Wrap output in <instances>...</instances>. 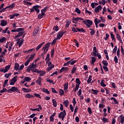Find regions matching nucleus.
Returning a JSON list of instances; mask_svg holds the SVG:
<instances>
[{
	"label": "nucleus",
	"instance_id": "f257e3e1",
	"mask_svg": "<svg viewBox=\"0 0 124 124\" xmlns=\"http://www.w3.org/2000/svg\"><path fill=\"white\" fill-rule=\"evenodd\" d=\"M36 66H37L36 63L33 62L27 67L26 70L28 72H31V71L32 72L36 73V72H38V69H36Z\"/></svg>",
	"mask_w": 124,
	"mask_h": 124
},
{
	"label": "nucleus",
	"instance_id": "f03ea898",
	"mask_svg": "<svg viewBox=\"0 0 124 124\" xmlns=\"http://www.w3.org/2000/svg\"><path fill=\"white\" fill-rule=\"evenodd\" d=\"M51 45V43H47L42 48V51H43V53L41 54V56H44V54H46L48 52V50H49V47H50V45Z\"/></svg>",
	"mask_w": 124,
	"mask_h": 124
},
{
	"label": "nucleus",
	"instance_id": "7ed1b4c3",
	"mask_svg": "<svg viewBox=\"0 0 124 124\" xmlns=\"http://www.w3.org/2000/svg\"><path fill=\"white\" fill-rule=\"evenodd\" d=\"M24 67H25V66L23 64L20 66L18 63H15L14 69L16 71H21L24 69Z\"/></svg>",
	"mask_w": 124,
	"mask_h": 124
},
{
	"label": "nucleus",
	"instance_id": "20e7f679",
	"mask_svg": "<svg viewBox=\"0 0 124 124\" xmlns=\"http://www.w3.org/2000/svg\"><path fill=\"white\" fill-rule=\"evenodd\" d=\"M39 8H41L40 6L34 5L32 7V8L31 9L30 12L31 13H32L34 12V11H36V12L38 14L39 12H40V10H39Z\"/></svg>",
	"mask_w": 124,
	"mask_h": 124
},
{
	"label": "nucleus",
	"instance_id": "39448f33",
	"mask_svg": "<svg viewBox=\"0 0 124 124\" xmlns=\"http://www.w3.org/2000/svg\"><path fill=\"white\" fill-rule=\"evenodd\" d=\"M82 22L85 26H87L88 28H91L92 25H93V21L90 19H87L86 20H83Z\"/></svg>",
	"mask_w": 124,
	"mask_h": 124
},
{
	"label": "nucleus",
	"instance_id": "423d86ee",
	"mask_svg": "<svg viewBox=\"0 0 124 124\" xmlns=\"http://www.w3.org/2000/svg\"><path fill=\"white\" fill-rule=\"evenodd\" d=\"M65 116H66V111L65 109H64L63 111L61 112L58 115V117L60 119H62V121H63L64 118H65Z\"/></svg>",
	"mask_w": 124,
	"mask_h": 124
},
{
	"label": "nucleus",
	"instance_id": "0eeeda50",
	"mask_svg": "<svg viewBox=\"0 0 124 124\" xmlns=\"http://www.w3.org/2000/svg\"><path fill=\"white\" fill-rule=\"evenodd\" d=\"M11 92H13V93L16 92L18 93H20V91L18 90V87H16L15 86L12 87L11 89L8 90V93H11Z\"/></svg>",
	"mask_w": 124,
	"mask_h": 124
},
{
	"label": "nucleus",
	"instance_id": "6e6552de",
	"mask_svg": "<svg viewBox=\"0 0 124 124\" xmlns=\"http://www.w3.org/2000/svg\"><path fill=\"white\" fill-rule=\"evenodd\" d=\"M18 78V76H15L10 81V85L11 86H13L17 82V78Z\"/></svg>",
	"mask_w": 124,
	"mask_h": 124
},
{
	"label": "nucleus",
	"instance_id": "1a4fd4ad",
	"mask_svg": "<svg viewBox=\"0 0 124 124\" xmlns=\"http://www.w3.org/2000/svg\"><path fill=\"white\" fill-rule=\"evenodd\" d=\"M16 41V44H18L19 47H20L21 46H22V45H23V43H24V39L18 38Z\"/></svg>",
	"mask_w": 124,
	"mask_h": 124
},
{
	"label": "nucleus",
	"instance_id": "9d476101",
	"mask_svg": "<svg viewBox=\"0 0 124 124\" xmlns=\"http://www.w3.org/2000/svg\"><path fill=\"white\" fill-rule=\"evenodd\" d=\"M65 33V31H62L61 32H59L57 34V39H61L62 37L63 36L64 34Z\"/></svg>",
	"mask_w": 124,
	"mask_h": 124
},
{
	"label": "nucleus",
	"instance_id": "9b49d317",
	"mask_svg": "<svg viewBox=\"0 0 124 124\" xmlns=\"http://www.w3.org/2000/svg\"><path fill=\"white\" fill-rule=\"evenodd\" d=\"M38 108H30V110L31 111H38V112H39L40 110H42V107H41V105H37Z\"/></svg>",
	"mask_w": 124,
	"mask_h": 124
},
{
	"label": "nucleus",
	"instance_id": "f8f14e48",
	"mask_svg": "<svg viewBox=\"0 0 124 124\" xmlns=\"http://www.w3.org/2000/svg\"><path fill=\"white\" fill-rule=\"evenodd\" d=\"M119 121V123L120 124H124V116L122 114L118 118Z\"/></svg>",
	"mask_w": 124,
	"mask_h": 124
},
{
	"label": "nucleus",
	"instance_id": "ddd939ff",
	"mask_svg": "<svg viewBox=\"0 0 124 124\" xmlns=\"http://www.w3.org/2000/svg\"><path fill=\"white\" fill-rule=\"evenodd\" d=\"M68 67H63L61 68V69L60 70V73H62V72H64L65 73H66L67 71H68Z\"/></svg>",
	"mask_w": 124,
	"mask_h": 124
},
{
	"label": "nucleus",
	"instance_id": "4468645a",
	"mask_svg": "<svg viewBox=\"0 0 124 124\" xmlns=\"http://www.w3.org/2000/svg\"><path fill=\"white\" fill-rule=\"evenodd\" d=\"M36 73H38V74H39L40 76L43 77L46 74V73L45 71L42 70H39L38 69V72H36Z\"/></svg>",
	"mask_w": 124,
	"mask_h": 124
},
{
	"label": "nucleus",
	"instance_id": "2eb2a0df",
	"mask_svg": "<svg viewBox=\"0 0 124 124\" xmlns=\"http://www.w3.org/2000/svg\"><path fill=\"white\" fill-rule=\"evenodd\" d=\"M39 31V27L37 26L35 28L34 31L33 32V36H35V35L37 34V33Z\"/></svg>",
	"mask_w": 124,
	"mask_h": 124
},
{
	"label": "nucleus",
	"instance_id": "dca6fc26",
	"mask_svg": "<svg viewBox=\"0 0 124 124\" xmlns=\"http://www.w3.org/2000/svg\"><path fill=\"white\" fill-rule=\"evenodd\" d=\"M101 9H102V7H101V6H100V5H99L97 7H96V8H95L94 12L95 13H98V12H99V11H100V10H101Z\"/></svg>",
	"mask_w": 124,
	"mask_h": 124
},
{
	"label": "nucleus",
	"instance_id": "f3484780",
	"mask_svg": "<svg viewBox=\"0 0 124 124\" xmlns=\"http://www.w3.org/2000/svg\"><path fill=\"white\" fill-rule=\"evenodd\" d=\"M6 25H7V21L4 20V19L0 20V26L5 27Z\"/></svg>",
	"mask_w": 124,
	"mask_h": 124
},
{
	"label": "nucleus",
	"instance_id": "a211bd4d",
	"mask_svg": "<svg viewBox=\"0 0 124 124\" xmlns=\"http://www.w3.org/2000/svg\"><path fill=\"white\" fill-rule=\"evenodd\" d=\"M92 53L93 54V56H94V57H96V54L98 53H97V49H96V46H93Z\"/></svg>",
	"mask_w": 124,
	"mask_h": 124
},
{
	"label": "nucleus",
	"instance_id": "6ab92c4d",
	"mask_svg": "<svg viewBox=\"0 0 124 124\" xmlns=\"http://www.w3.org/2000/svg\"><path fill=\"white\" fill-rule=\"evenodd\" d=\"M64 87V91L65 92V93H67L68 91V83H65V84H64L63 85Z\"/></svg>",
	"mask_w": 124,
	"mask_h": 124
},
{
	"label": "nucleus",
	"instance_id": "aec40b11",
	"mask_svg": "<svg viewBox=\"0 0 124 124\" xmlns=\"http://www.w3.org/2000/svg\"><path fill=\"white\" fill-rule=\"evenodd\" d=\"M77 70V67H76V66L74 65L71 71V74H74V73H76Z\"/></svg>",
	"mask_w": 124,
	"mask_h": 124
},
{
	"label": "nucleus",
	"instance_id": "412c9836",
	"mask_svg": "<svg viewBox=\"0 0 124 124\" xmlns=\"http://www.w3.org/2000/svg\"><path fill=\"white\" fill-rule=\"evenodd\" d=\"M41 81H42V78L41 77H39L38 79L36 80V83L38 85H39V86H41Z\"/></svg>",
	"mask_w": 124,
	"mask_h": 124
},
{
	"label": "nucleus",
	"instance_id": "4be33fe9",
	"mask_svg": "<svg viewBox=\"0 0 124 124\" xmlns=\"http://www.w3.org/2000/svg\"><path fill=\"white\" fill-rule=\"evenodd\" d=\"M45 61H46V63H48L50 61L51 59H50V54L48 53L46 56Z\"/></svg>",
	"mask_w": 124,
	"mask_h": 124
},
{
	"label": "nucleus",
	"instance_id": "5701e85b",
	"mask_svg": "<svg viewBox=\"0 0 124 124\" xmlns=\"http://www.w3.org/2000/svg\"><path fill=\"white\" fill-rule=\"evenodd\" d=\"M46 14L45 13H41L38 15V18L40 20L43 18L44 16H45Z\"/></svg>",
	"mask_w": 124,
	"mask_h": 124
},
{
	"label": "nucleus",
	"instance_id": "b1692460",
	"mask_svg": "<svg viewBox=\"0 0 124 124\" xmlns=\"http://www.w3.org/2000/svg\"><path fill=\"white\" fill-rule=\"evenodd\" d=\"M25 97H26V98H33L34 96H33V95L31 94V93H27L25 95Z\"/></svg>",
	"mask_w": 124,
	"mask_h": 124
},
{
	"label": "nucleus",
	"instance_id": "393cba45",
	"mask_svg": "<svg viewBox=\"0 0 124 124\" xmlns=\"http://www.w3.org/2000/svg\"><path fill=\"white\" fill-rule=\"evenodd\" d=\"M110 100H113V101H114V103H112V104H117V105H119V102H118L116 98L112 97L110 98Z\"/></svg>",
	"mask_w": 124,
	"mask_h": 124
},
{
	"label": "nucleus",
	"instance_id": "a878e982",
	"mask_svg": "<svg viewBox=\"0 0 124 124\" xmlns=\"http://www.w3.org/2000/svg\"><path fill=\"white\" fill-rule=\"evenodd\" d=\"M55 67V65L52 64L51 66H48V67L46 68V71L49 72L50 70H52L53 68Z\"/></svg>",
	"mask_w": 124,
	"mask_h": 124
},
{
	"label": "nucleus",
	"instance_id": "bb28decb",
	"mask_svg": "<svg viewBox=\"0 0 124 124\" xmlns=\"http://www.w3.org/2000/svg\"><path fill=\"white\" fill-rule=\"evenodd\" d=\"M63 104L65 106V107H68V105H69V101L68 100H66L63 102Z\"/></svg>",
	"mask_w": 124,
	"mask_h": 124
},
{
	"label": "nucleus",
	"instance_id": "cd10ccee",
	"mask_svg": "<svg viewBox=\"0 0 124 124\" xmlns=\"http://www.w3.org/2000/svg\"><path fill=\"white\" fill-rule=\"evenodd\" d=\"M48 8H49V7L46 6L44 9L41 10V13H45V12H47V10H48Z\"/></svg>",
	"mask_w": 124,
	"mask_h": 124
},
{
	"label": "nucleus",
	"instance_id": "c85d7f7f",
	"mask_svg": "<svg viewBox=\"0 0 124 124\" xmlns=\"http://www.w3.org/2000/svg\"><path fill=\"white\" fill-rule=\"evenodd\" d=\"M7 39L6 38L2 36V37L0 38V43H3L6 41Z\"/></svg>",
	"mask_w": 124,
	"mask_h": 124
},
{
	"label": "nucleus",
	"instance_id": "c756f323",
	"mask_svg": "<svg viewBox=\"0 0 124 124\" xmlns=\"http://www.w3.org/2000/svg\"><path fill=\"white\" fill-rule=\"evenodd\" d=\"M42 92H43V93H46V94H50V92H49V91H48L47 89H45V88H43L42 89Z\"/></svg>",
	"mask_w": 124,
	"mask_h": 124
},
{
	"label": "nucleus",
	"instance_id": "7c9ffc66",
	"mask_svg": "<svg viewBox=\"0 0 124 124\" xmlns=\"http://www.w3.org/2000/svg\"><path fill=\"white\" fill-rule=\"evenodd\" d=\"M44 44H45V42H44L39 45L36 48V51H38V49L41 48V47H42V45H44Z\"/></svg>",
	"mask_w": 124,
	"mask_h": 124
},
{
	"label": "nucleus",
	"instance_id": "2f4dec72",
	"mask_svg": "<svg viewBox=\"0 0 124 124\" xmlns=\"http://www.w3.org/2000/svg\"><path fill=\"white\" fill-rule=\"evenodd\" d=\"M71 24V20H67L65 25V28H68L69 27V25Z\"/></svg>",
	"mask_w": 124,
	"mask_h": 124
},
{
	"label": "nucleus",
	"instance_id": "473e14b6",
	"mask_svg": "<svg viewBox=\"0 0 124 124\" xmlns=\"http://www.w3.org/2000/svg\"><path fill=\"white\" fill-rule=\"evenodd\" d=\"M92 60H91V64H94V62H95V61H96V58H95V57H91Z\"/></svg>",
	"mask_w": 124,
	"mask_h": 124
},
{
	"label": "nucleus",
	"instance_id": "72a5a7b5",
	"mask_svg": "<svg viewBox=\"0 0 124 124\" xmlns=\"http://www.w3.org/2000/svg\"><path fill=\"white\" fill-rule=\"evenodd\" d=\"M92 91L93 93V94H94L95 95H96L98 94V93H99V91L98 90L92 89Z\"/></svg>",
	"mask_w": 124,
	"mask_h": 124
},
{
	"label": "nucleus",
	"instance_id": "f704fd0d",
	"mask_svg": "<svg viewBox=\"0 0 124 124\" xmlns=\"http://www.w3.org/2000/svg\"><path fill=\"white\" fill-rule=\"evenodd\" d=\"M101 19H99L97 18H95L94 19V23H96L97 24H99V23H101Z\"/></svg>",
	"mask_w": 124,
	"mask_h": 124
},
{
	"label": "nucleus",
	"instance_id": "c9c22d12",
	"mask_svg": "<svg viewBox=\"0 0 124 124\" xmlns=\"http://www.w3.org/2000/svg\"><path fill=\"white\" fill-rule=\"evenodd\" d=\"M69 62H70V64H71V65H73V64L77 62V60H73V59L71 60L70 61H69Z\"/></svg>",
	"mask_w": 124,
	"mask_h": 124
},
{
	"label": "nucleus",
	"instance_id": "e433bc0d",
	"mask_svg": "<svg viewBox=\"0 0 124 124\" xmlns=\"http://www.w3.org/2000/svg\"><path fill=\"white\" fill-rule=\"evenodd\" d=\"M22 90L25 93H30V92H31V89H27V88H23Z\"/></svg>",
	"mask_w": 124,
	"mask_h": 124
},
{
	"label": "nucleus",
	"instance_id": "4c0bfd02",
	"mask_svg": "<svg viewBox=\"0 0 124 124\" xmlns=\"http://www.w3.org/2000/svg\"><path fill=\"white\" fill-rule=\"evenodd\" d=\"M52 102L54 107H57V101L55 99H52Z\"/></svg>",
	"mask_w": 124,
	"mask_h": 124
},
{
	"label": "nucleus",
	"instance_id": "58836bf2",
	"mask_svg": "<svg viewBox=\"0 0 124 124\" xmlns=\"http://www.w3.org/2000/svg\"><path fill=\"white\" fill-rule=\"evenodd\" d=\"M92 78H93V76L92 75L89 76L88 79L87 80L88 84H91V82H92Z\"/></svg>",
	"mask_w": 124,
	"mask_h": 124
},
{
	"label": "nucleus",
	"instance_id": "ea45409f",
	"mask_svg": "<svg viewBox=\"0 0 124 124\" xmlns=\"http://www.w3.org/2000/svg\"><path fill=\"white\" fill-rule=\"evenodd\" d=\"M97 5H98V3L96 2H92L91 3V7L92 8H94V7H95V6H97Z\"/></svg>",
	"mask_w": 124,
	"mask_h": 124
},
{
	"label": "nucleus",
	"instance_id": "a19ab883",
	"mask_svg": "<svg viewBox=\"0 0 124 124\" xmlns=\"http://www.w3.org/2000/svg\"><path fill=\"white\" fill-rule=\"evenodd\" d=\"M102 63L104 65L103 66H108V62L106 60H103L102 61Z\"/></svg>",
	"mask_w": 124,
	"mask_h": 124
},
{
	"label": "nucleus",
	"instance_id": "79ce46f5",
	"mask_svg": "<svg viewBox=\"0 0 124 124\" xmlns=\"http://www.w3.org/2000/svg\"><path fill=\"white\" fill-rule=\"evenodd\" d=\"M46 82H48V83H50V84H53V85L55 84L54 83V81L53 80L50 79L49 78H47L46 79Z\"/></svg>",
	"mask_w": 124,
	"mask_h": 124
},
{
	"label": "nucleus",
	"instance_id": "37998d69",
	"mask_svg": "<svg viewBox=\"0 0 124 124\" xmlns=\"http://www.w3.org/2000/svg\"><path fill=\"white\" fill-rule=\"evenodd\" d=\"M35 54H32L30 55V58H29L28 60L30 62H31L33 60V58H34Z\"/></svg>",
	"mask_w": 124,
	"mask_h": 124
},
{
	"label": "nucleus",
	"instance_id": "c03bdc74",
	"mask_svg": "<svg viewBox=\"0 0 124 124\" xmlns=\"http://www.w3.org/2000/svg\"><path fill=\"white\" fill-rule=\"evenodd\" d=\"M121 50H120V48H118L117 51L116 52L117 56H118V58H121V53H120Z\"/></svg>",
	"mask_w": 124,
	"mask_h": 124
},
{
	"label": "nucleus",
	"instance_id": "a18cd8bd",
	"mask_svg": "<svg viewBox=\"0 0 124 124\" xmlns=\"http://www.w3.org/2000/svg\"><path fill=\"white\" fill-rule=\"evenodd\" d=\"M23 2H24L25 5H31V4H32L31 2H28L26 0H23Z\"/></svg>",
	"mask_w": 124,
	"mask_h": 124
},
{
	"label": "nucleus",
	"instance_id": "49530a36",
	"mask_svg": "<svg viewBox=\"0 0 124 124\" xmlns=\"http://www.w3.org/2000/svg\"><path fill=\"white\" fill-rule=\"evenodd\" d=\"M101 120L104 123H109V120L108 119V118L103 117L102 119H101Z\"/></svg>",
	"mask_w": 124,
	"mask_h": 124
},
{
	"label": "nucleus",
	"instance_id": "de8ad7c7",
	"mask_svg": "<svg viewBox=\"0 0 124 124\" xmlns=\"http://www.w3.org/2000/svg\"><path fill=\"white\" fill-rule=\"evenodd\" d=\"M116 38L118 41H122V38L121 37V35H120L119 33L116 34Z\"/></svg>",
	"mask_w": 124,
	"mask_h": 124
},
{
	"label": "nucleus",
	"instance_id": "09e8293b",
	"mask_svg": "<svg viewBox=\"0 0 124 124\" xmlns=\"http://www.w3.org/2000/svg\"><path fill=\"white\" fill-rule=\"evenodd\" d=\"M16 31L17 32H19V31H20V32H24V28H17L16 29Z\"/></svg>",
	"mask_w": 124,
	"mask_h": 124
},
{
	"label": "nucleus",
	"instance_id": "8fccbe9b",
	"mask_svg": "<svg viewBox=\"0 0 124 124\" xmlns=\"http://www.w3.org/2000/svg\"><path fill=\"white\" fill-rule=\"evenodd\" d=\"M76 83L77 84L76 85H78L79 86H80V85L81 84V81H80V79L77 78L76 79Z\"/></svg>",
	"mask_w": 124,
	"mask_h": 124
},
{
	"label": "nucleus",
	"instance_id": "3c124183",
	"mask_svg": "<svg viewBox=\"0 0 124 124\" xmlns=\"http://www.w3.org/2000/svg\"><path fill=\"white\" fill-rule=\"evenodd\" d=\"M107 2V1H106V0H102L101 1H99V3L100 4H102V5H105V4H106V3Z\"/></svg>",
	"mask_w": 124,
	"mask_h": 124
},
{
	"label": "nucleus",
	"instance_id": "603ef678",
	"mask_svg": "<svg viewBox=\"0 0 124 124\" xmlns=\"http://www.w3.org/2000/svg\"><path fill=\"white\" fill-rule=\"evenodd\" d=\"M23 33H24V32H18V34L16 36L15 38H17V37H20V36H22Z\"/></svg>",
	"mask_w": 124,
	"mask_h": 124
},
{
	"label": "nucleus",
	"instance_id": "864d4df0",
	"mask_svg": "<svg viewBox=\"0 0 124 124\" xmlns=\"http://www.w3.org/2000/svg\"><path fill=\"white\" fill-rule=\"evenodd\" d=\"M14 7H15V3H13L9 6H8L7 8H14Z\"/></svg>",
	"mask_w": 124,
	"mask_h": 124
},
{
	"label": "nucleus",
	"instance_id": "5fc2aeb1",
	"mask_svg": "<svg viewBox=\"0 0 124 124\" xmlns=\"http://www.w3.org/2000/svg\"><path fill=\"white\" fill-rule=\"evenodd\" d=\"M59 94L60 95H63V94H64V91H63V90L62 89L59 90Z\"/></svg>",
	"mask_w": 124,
	"mask_h": 124
},
{
	"label": "nucleus",
	"instance_id": "6e6d98bb",
	"mask_svg": "<svg viewBox=\"0 0 124 124\" xmlns=\"http://www.w3.org/2000/svg\"><path fill=\"white\" fill-rule=\"evenodd\" d=\"M114 61L115 63H118L119 62V60L118 59V57H117V56H114Z\"/></svg>",
	"mask_w": 124,
	"mask_h": 124
},
{
	"label": "nucleus",
	"instance_id": "4d7b16f0",
	"mask_svg": "<svg viewBox=\"0 0 124 124\" xmlns=\"http://www.w3.org/2000/svg\"><path fill=\"white\" fill-rule=\"evenodd\" d=\"M24 79L26 82H29V81H31V78L30 77H25L24 78Z\"/></svg>",
	"mask_w": 124,
	"mask_h": 124
},
{
	"label": "nucleus",
	"instance_id": "13d9d810",
	"mask_svg": "<svg viewBox=\"0 0 124 124\" xmlns=\"http://www.w3.org/2000/svg\"><path fill=\"white\" fill-rule=\"evenodd\" d=\"M77 30H78V32H80V31L81 32H85V30L83 28H81L80 29L78 28H77Z\"/></svg>",
	"mask_w": 124,
	"mask_h": 124
},
{
	"label": "nucleus",
	"instance_id": "bf43d9fd",
	"mask_svg": "<svg viewBox=\"0 0 124 124\" xmlns=\"http://www.w3.org/2000/svg\"><path fill=\"white\" fill-rule=\"evenodd\" d=\"M79 87H80V85H76V87L74 90L75 93H76V92H77V91H78V90H79Z\"/></svg>",
	"mask_w": 124,
	"mask_h": 124
},
{
	"label": "nucleus",
	"instance_id": "052dcab7",
	"mask_svg": "<svg viewBox=\"0 0 124 124\" xmlns=\"http://www.w3.org/2000/svg\"><path fill=\"white\" fill-rule=\"evenodd\" d=\"M8 83V79H6L3 83V88H5V86L7 85Z\"/></svg>",
	"mask_w": 124,
	"mask_h": 124
},
{
	"label": "nucleus",
	"instance_id": "680f3d73",
	"mask_svg": "<svg viewBox=\"0 0 124 124\" xmlns=\"http://www.w3.org/2000/svg\"><path fill=\"white\" fill-rule=\"evenodd\" d=\"M11 75H12L11 73H9L8 74H5L4 75V77L5 78H7V79L8 78H9V76H11Z\"/></svg>",
	"mask_w": 124,
	"mask_h": 124
},
{
	"label": "nucleus",
	"instance_id": "e2e57ef3",
	"mask_svg": "<svg viewBox=\"0 0 124 124\" xmlns=\"http://www.w3.org/2000/svg\"><path fill=\"white\" fill-rule=\"evenodd\" d=\"M10 65H8L7 66H6L5 67V70L6 71V72H7L8 70L10 69Z\"/></svg>",
	"mask_w": 124,
	"mask_h": 124
},
{
	"label": "nucleus",
	"instance_id": "0e129e2a",
	"mask_svg": "<svg viewBox=\"0 0 124 124\" xmlns=\"http://www.w3.org/2000/svg\"><path fill=\"white\" fill-rule=\"evenodd\" d=\"M101 86H102V87H106V84H104V79H102L101 81Z\"/></svg>",
	"mask_w": 124,
	"mask_h": 124
},
{
	"label": "nucleus",
	"instance_id": "69168bd1",
	"mask_svg": "<svg viewBox=\"0 0 124 124\" xmlns=\"http://www.w3.org/2000/svg\"><path fill=\"white\" fill-rule=\"evenodd\" d=\"M75 12H76L77 13H78V14H81V11L80 10V9H79V8H77L75 9Z\"/></svg>",
	"mask_w": 124,
	"mask_h": 124
},
{
	"label": "nucleus",
	"instance_id": "338daca9",
	"mask_svg": "<svg viewBox=\"0 0 124 124\" xmlns=\"http://www.w3.org/2000/svg\"><path fill=\"white\" fill-rule=\"evenodd\" d=\"M117 46H114V49L112 50L113 54H116V52H117Z\"/></svg>",
	"mask_w": 124,
	"mask_h": 124
},
{
	"label": "nucleus",
	"instance_id": "774afa93",
	"mask_svg": "<svg viewBox=\"0 0 124 124\" xmlns=\"http://www.w3.org/2000/svg\"><path fill=\"white\" fill-rule=\"evenodd\" d=\"M8 29H9V27H6L5 30H2V33H6L7 31H8Z\"/></svg>",
	"mask_w": 124,
	"mask_h": 124
}]
</instances>
